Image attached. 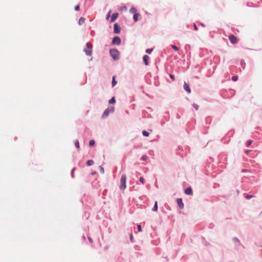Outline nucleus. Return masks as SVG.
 Here are the masks:
<instances>
[{"instance_id":"nucleus-1","label":"nucleus","mask_w":262,"mask_h":262,"mask_svg":"<svg viewBox=\"0 0 262 262\" xmlns=\"http://www.w3.org/2000/svg\"><path fill=\"white\" fill-rule=\"evenodd\" d=\"M92 44L91 43H88L86 44V48L84 49V52L87 55L91 56L92 55Z\"/></svg>"},{"instance_id":"nucleus-2","label":"nucleus","mask_w":262,"mask_h":262,"mask_svg":"<svg viewBox=\"0 0 262 262\" xmlns=\"http://www.w3.org/2000/svg\"><path fill=\"white\" fill-rule=\"evenodd\" d=\"M110 53L112 58L115 60H117L119 56V52L115 49H111L110 50Z\"/></svg>"},{"instance_id":"nucleus-3","label":"nucleus","mask_w":262,"mask_h":262,"mask_svg":"<svg viewBox=\"0 0 262 262\" xmlns=\"http://www.w3.org/2000/svg\"><path fill=\"white\" fill-rule=\"evenodd\" d=\"M126 177L125 174H123L121 176V179H120V188L121 189H125L126 187Z\"/></svg>"},{"instance_id":"nucleus-4","label":"nucleus","mask_w":262,"mask_h":262,"mask_svg":"<svg viewBox=\"0 0 262 262\" xmlns=\"http://www.w3.org/2000/svg\"><path fill=\"white\" fill-rule=\"evenodd\" d=\"M113 112L114 108H107L105 110V111L104 112L103 114H102V117L103 118H105L108 116L110 113H112Z\"/></svg>"},{"instance_id":"nucleus-5","label":"nucleus","mask_w":262,"mask_h":262,"mask_svg":"<svg viewBox=\"0 0 262 262\" xmlns=\"http://www.w3.org/2000/svg\"><path fill=\"white\" fill-rule=\"evenodd\" d=\"M229 39L230 42L233 44H235L237 42V38L234 35H230L229 36Z\"/></svg>"},{"instance_id":"nucleus-6","label":"nucleus","mask_w":262,"mask_h":262,"mask_svg":"<svg viewBox=\"0 0 262 262\" xmlns=\"http://www.w3.org/2000/svg\"><path fill=\"white\" fill-rule=\"evenodd\" d=\"M121 43V39L118 36H115L113 38L112 40V43L114 45H119Z\"/></svg>"},{"instance_id":"nucleus-7","label":"nucleus","mask_w":262,"mask_h":262,"mask_svg":"<svg viewBox=\"0 0 262 262\" xmlns=\"http://www.w3.org/2000/svg\"><path fill=\"white\" fill-rule=\"evenodd\" d=\"M114 32L116 34H119L120 33V27L117 23L114 25Z\"/></svg>"},{"instance_id":"nucleus-8","label":"nucleus","mask_w":262,"mask_h":262,"mask_svg":"<svg viewBox=\"0 0 262 262\" xmlns=\"http://www.w3.org/2000/svg\"><path fill=\"white\" fill-rule=\"evenodd\" d=\"M177 201V203H178L179 207L181 209L183 208H184V204L183 203L182 199L181 198L178 199Z\"/></svg>"},{"instance_id":"nucleus-9","label":"nucleus","mask_w":262,"mask_h":262,"mask_svg":"<svg viewBox=\"0 0 262 262\" xmlns=\"http://www.w3.org/2000/svg\"><path fill=\"white\" fill-rule=\"evenodd\" d=\"M184 89L189 94L191 93V89L189 88V85L187 83H186V82H184Z\"/></svg>"},{"instance_id":"nucleus-10","label":"nucleus","mask_w":262,"mask_h":262,"mask_svg":"<svg viewBox=\"0 0 262 262\" xmlns=\"http://www.w3.org/2000/svg\"><path fill=\"white\" fill-rule=\"evenodd\" d=\"M118 13H114L112 14L111 18V22L113 23L114 22L118 17Z\"/></svg>"},{"instance_id":"nucleus-11","label":"nucleus","mask_w":262,"mask_h":262,"mask_svg":"<svg viewBox=\"0 0 262 262\" xmlns=\"http://www.w3.org/2000/svg\"><path fill=\"white\" fill-rule=\"evenodd\" d=\"M149 59V57L148 55H144L143 56V61L146 66L148 64V60Z\"/></svg>"},{"instance_id":"nucleus-12","label":"nucleus","mask_w":262,"mask_h":262,"mask_svg":"<svg viewBox=\"0 0 262 262\" xmlns=\"http://www.w3.org/2000/svg\"><path fill=\"white\" fill-rule=\"evenodd\" d=\"M185 194L187 195H190L192 193V190L191 187L187 188L185 190Z\"/></svg>"},{"instance_id":"nucleus-13","label":"nucleus","mask_w":262,"mask_h":262,"mask_svg":"<svg viewBox=\"0 0 262 262\" xmlns=\"http://www.w3.org/2000/svg\"><path fill=\"white\" fill-rule=\"evenodd\" d=\"M137 10L136 8L135 7H132L130 9V12L132 13H133V14L137 13Z\"/></svg>"},{"instance_id":"nucleus-14","label":"nucleus","mask_w":262,"mask_h":262,"mask_svg":"<svg viewBox=\"0 0 262 262\" xmlns=\"http://www.w3.org/2000/svg\"><path fill=\"white\" fill-rule=\"evenodd\" d=\"M152 211H156L158 210V202L156 201L155 203V205L152 208Z\"/></svg>"},{"instance_id":"nucleus-15","label":"nucleus","mask_w":262,"mask_h":262,"mask_svg":"<svg viewBox=\"0 0 262 262\" xmlns=\"http://www.w3.org/2000/svg\"><path fill=\"white\" fill-rule=\"evenodd\" d=\"M139 14L138 13H135L134 15L133 18L135 21H137L138 19V16Z\"/></svg>"},{"instance_id":"nucleus-16","label":"nucleus","mask_w":262,"mask_h":262,"mask_svg":"<svg viewBox=\"0 0 262 262\" xmlns=\"http://www.w3.org/2000/svg\"><path fill=\"white\" fill-rule=\"evenodd\" d=\"M115 102H116V100H115V97H113V98H112L109 100V103H110V104H114V103H115Z\"/></svg>"},{"instance_id":"nucleus-17","label":"nucleus","mask_w":262,"mask_h":262,"mask_svg":"<svg viewBox=\"0 0 262 262\" xmlns=\"http://www.w3.org/2000/svg\"><path fill=\"white\" fill-rule=\"evenodd\" d=\"M94 162L93 160H89L86 162V164L88 166H91L93 164Z\"/></svg>"},{"instance_id":"nucleus-18","label":"nucleus","mask_w":262,"mask_h":262,"mask_svg":"<svg viewBox=\"0 0 262 262\" xmlns=\"http://www.w3.org/2000/svg\"><path fill=\"white\" fill-rule=\"evenodd\" d=\"M116 84H117V81L115 80V76H114L113 77V80H112V86H114Z\"/></svg>"},{"instance_id":"nucleus-19","label":"nucleus","mask_w":262,"mask_h":262,"mask_svg":"<svg viewBox=\"0 0 262 262\" xmlns=\"http://www.w3.org/2000/svg\"><path fill=\"white\" fill-rule=\"evenodd\" d=\"M84 20H85V19H84V18H83V17H81V18L79 19V24L80 25H81V24H82L84 23Z\"/></svg>"},{"instance_id":"nucleus-20","label":"nucleus","mask_w":262,"mask_h":262,"mask_svg":"<svg viewBox=\"0 0 262 262\" xmlns=\"http://www.w3.org/2000/svg\"><path fill=\"white\" fill-rule=\"evenodd\" d=\"M142 134L144 136H145V137H148L149 136V133L145 130H143L142 132Z\"/></svg>"},{"instance_id":"nucleus-21","label":"nucleus","mask_w":262,"mask_h":262,"mask_svg":"<svg viewBox=\"0 0 262 262\" xmlns=\"http://www.w3.org/2000/svg\"><path fill=\"white\" fill-rule=\"evenodd\" d=\"M95 141L93 140H91L90 141L89 144L90 146H93L95 145Z\"/></svg>"},{"instance_id":"nucleus-22","label":"nucleus","mask_w":262,"mask_h":262,"mask_svg":"<svg viewBox=\"0 0 262 262\" xmlns=\"http://www.w3.org/2000/svg\"><path fill=\"white\" fill-rule=\"evenodd\" d=\"M238 79V77L236 76H234L232 77V80L234 81H237Z\"/></svg>"},{"instance_id":"nucleus-23","label":"nucleus","mask_w":262,"mask_h":262,"mask_svg":"<svg viewBox=\"0 0 262 262\" xmlns=\"http://www.w3.org/2000/svg\"><path fill=\"white\" fill-rule=\"evenodd\" d=\"M171 47L173 49H174V50L176 51H178L179 50V48L176 46L175 45H171Z\"/></svg>"},{"instance_id":"nucleus-24","label":"nucleus","mask_w":262,"mask_h":262,"mask_svg":"<svg viewBox=\"0 0 262 262\" xmlns=\"http://www.w3.org/2000/svg\"><path fill=\"white\" fill-rule=\"evenodd\" d=\"M152 51V49H148L146 50V52L148 54H150L151 53Z\"/></svg>"},{"instance_id":"nucleus-25","label":"nucleus","mask_w":262,"mask_h":262,"mask_svg":"<svg viewBox=\"0 0 262 262\" xmlns=\"http://www.w3.org/2000/svg\"><path fill=\"white\" fill-rule=\"evenodd\" d=\"M252 141L251 140H248L246 143L247 146H250L252 144Z\"/></svg>"},{"instance_id":"nucleus-26","label":"nucleus","mask_w":262,"mask_h":262,"mask_svg":"<svg viewBox=\"0 0 262 262\" xmlns=\"http://www.w3.org/2000/svg\"><path fill=\"white\" fill-rule=\"evenodd\" d=\"M75 144L77 148H79V144L78 141H75Z\"/></svg>"},{"instance_id":"nucleus-27","label":"nucleus","mask_w":262,"mask_h":262,"mask_svg":"<svg viewBox=\"0 0 262 262\" xmlns=\"http://www.w3.org/2000/svg\"><path fill=\"white\" fill-rule=\"evenodd\" d=\"M137 228H138V230L139 232H141L142 231V228H141V226L140 225H138L137 226Z\"/></svg>"},{"instance_id":"nucleus-28","label":"nucleus","mask_w":262,"mask_h":262,"mask_svg":"<svg viewBox=\"0 0 262 262\" xmlns=\"http://www.w3.org/2000/svg\"><path fill=\"white\" fill-rule=\"evenodd\" d=\"M139 181L140 182H141L142 184L144 183V179L142 177H140L139 179Z\"/></svg>"},{"instance_id":"nucleus-29","label":"nucleus","mask_w":262,"mask_h":262,"mask_svg":"<svg viewBox=\"0 0 262 262\" xmlns=\"http://www.w3.org/2000/svg\"><path fill=\"white\" fill-rule=\"evenodd\" d=\"M75 10L76 11H78L79 10V5H76L75 6V8H74Z\"/></svg>"},{"instance_id":"nucleus-30","label":"nucleus","mask_w":262,"mask_h":262,"mask_svg":"<svg viewBox=\"0 0 262 262\" xmlns=\"http://www.w3.org/2000/svg\"><path fill=\"white\" fill-rule=\"evenodd\" d=\"M147 159V157L146 156H143L142 157V160L143 161H145Z\"/></svg>"},{"instance_id":"nucleus-31","label":"nucleus","mask_w":262,"mask_h":262,"mask_svg":"<svg viewBox=\"0 0 262 262\" xmlns=\"http://www.w3.org/2000/svg\"><path fill=\"white\" fill-rule=\"evenodd\" d=\"M99 168L100 169L101 173H103L104 172V170L103 168L102 167H101V166H100Z\"/></svg>"},{"instance_id":"nucleus-32","label":"nucleus","mask_w":262,"mask_h":262,"mask_svg":"<svg viewBox=\"0 0 262 262\" xmlns=\"http://www.w3.org/2000/svg\"><path fill=\"white\" fill-rule=\"evenodd\" d=\"M252 197H253V195H248V194L246 195V198L247 199H250V198H251Z\"/></svg>"},{"instance_id":"nucleus-33","label":"nucleus","mask_w":262,"mask_h":262,"mask_svg":"<svg viewBox=\"0 0 262 262\" xmlns=\"http://www.w3.org/2000/svg\"><path fill=\"white\" fill-rule=\"evenodd\" d=\"M110 14H111V11H109V12L108 13L107 15H106V19H108L110 16Z\"/></svg>"},{"instance_id":"nucleus-34","label":"nucleus","mask_w":262,"mask_h":262,"mask_svg":"<svg viewBox=\"0 0 262 262\" xmlns=\"http://www.w3.org/2000/svg\"><path fill=\"white\" fill-rule=\"evenodd\" d=\"M169 76L172 79V80H174L175 78L173 75L170 74Z\"/></svg>"},{"instance_id":"nucleus-35","label":"nucleus","mask_w":262,"mask_h":262,"mask_svg":"<svg viewBox=\"0 0 262 262\" xmlns=\"http://www.w3.org/2000/svg\"><path fill=\"white\" fill-rule=\"evenodd\" d=\"M75 169V168H73V169H72V172H71V175H72V177L73 178L74 177V171Z\"/></svg>"},{"instance_id":"nucleus-36","label":"nucleus","mask_w":262,"mask_h":262,"mask_svg":"<svg viewBox=\"0 0 262 262\" xmlns=\"http://www.w3.org/2000/svg\"><path fill=\"white\" fill-rule=\"evenodd\" d=\"M88 239L91 243H93V240L91 237H88Z\"/></svg>"},{"instance_id":"nucleus-37","label":"nucleus","mask_w":262,"mask_h":262,"mask_svg":"<svg viewBox=\"0 0 262 262\" xmlns=\"http://www.w3.org/2000/svg\"><path fill=\"white\" fill-rule=\"evenodd\" d=\"M193 106H194V107L195 108V110H198V105H197L196 104H194V105H193Z\"/></svg>"},{"instance_id":"nucleus-38","label":"nucleus","mask_w":262,"mask_h":262,"mask_svg":"<svg viewBox=\"0 0 262 262\" xmlns=\"http://www.w3.org/2000/svg\"><path fill=\"white\" fill-rule=\"evenodd\" d=\"M194 29L195 30H198V28H197L196 26L195 25V24H194Z\"/></svg>"},{"instance_id":"nucleus-39","label":"nucleus","mask_w":262,"mask_h":262,"mask_svg":"<svg viewBox=\"0 0 262 262\" xmlns=\"http://www.w3.org/2000/svg\"><path fill=\"white\" fill-rule=\"evenodd\" d=\"M249 151H250L249 150H246V154H248L249 152Z\"/></svg>"},{"instance_id":"nucleus-40","label":"nucleus","mask_w":262,"mask_h":262,"mask_svg":"<svg viewBox=\"0 0 262 262\" xmlns=\"http://www.w3.org/2000/svg\"><path fill=\"white\" fill-rule=\"evenodd\" d=\"M95 172H92V174H95Z\"/></svg>"}]
</instances>
